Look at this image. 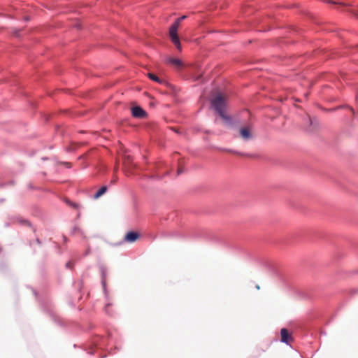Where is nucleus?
<instances>
[{"label":"nucleus","instance_id":"nucleus-1","mask_svg":"<svg viewBox=\"0 0 358 358\" xmlns=\"http://www.w3.org/2000/svg\"><path fill=\"white\" fill-rule=\"evenodd\" d=\"M210 104L226 123H231V117L227 115L224 112V109L227 106V97L224 95L220 92H217L210 99Z\"/></svg>","mask_w":358,"mask_h":358},{"label":"nucleus","instance_id":"nucleus-2","mask_svg":"<svg viewBox=\"0 0 358 358\" xmlns=\"http://www.w3.org/2000/svg\"><path fill=\"white\" fill-rule=\"evenodd\" d=\"M186 15H182L180 17L178 18L176 22L170 27L169 29V36L172 41V42L174 43V45L176 46V48L180 50L181 49V45L180 43L179 37L178 36V29L180 26V22L185 19H186Z\"/></svg>","mask_w":358,"mask_h":358},{"label":"nucleus","instance_id":"nucleus-3","mask_svg":"<svg viewBox=\"0 0 358 358\" xmlns=\"http://www.w3.org/2000/svg\"><path fill=\"white\" fill-rule=\"evenodd\" d=\"M252 132V127L250 125L242 127L239 129L240 136L245 141H248L253 138Z\"/></svg>","mask_w":358,"mask_h":358},{"label":"nucleus","instance_id":"nucleus-4","mask_svg":"<svg viewBox=\"0 0 358 358\" xmlns=\"http://www.w3.org/2000/svg\"><path fill=\"white\" fill-rule=\"evenodd\" d=\"M132 116L136 118H144L146 117V112L140 106L131 108Z\"/></svg>","mask_w":358,"mask_h":358},{"label":"nucleus","instance_id":"nucleus-5","mask_svg":"<svg viewBox=\"0 0 358 358\" xmlns=\"http://www.w3.org/2000/svg\"><path fill=\"white\" fill-rule=\"evenodd\" d=\"M280 337L281 341L287 344H289L292 341L291 334L288 332L287 329L285 328L282 329L280 331Z\"/></svg>","mask_w":358,"mask_h":358},{"label":"nucleus","instance_id":"nucleus-6","mask_svg":"<svg viewBox=\"0 0 358 358\" xmlns=\"http://www.w3.org/2000/svg\"><path fill=\"white\" fill-rule=\"evenodd\" d=\"M167 62H169V64H172L173 66H174L178 69H180L182 68L183 66H184L182 62L180 59H177V58L170 57V58H169L167 59Z\"/></svg>","mask_w":358,"mask_h":358},{"label":"nucleus","instance_id":"nucleus-7","mask_svg":"<svg viewBox=\"0 0 358 358\" xmlns=\"http://www.w3.org/2000/svg\"><path fill=\"white\" fill-rule=\"evenodd\" d=\"M138 238V234L136 232L130 231L127 233L124 237V240L127 242H134Z\"/></svg>","mask_w":358,"mask_h":358},{"label":"nucleus","instance_id":"nucleus-8","mask_svg":"<svg viewBox=\"0 0 358 358\" xmlns=\"http://www.w3.org/2000/svg\"><path fill=\"white\" fill-rule=\"evenodd\" d=\"M131 158L129 156H127L124 159V169L127 173L131 172V169L133 167Z\"/></svg>","mask_w":358,"mask_h":358},{"label":"nucleus","instance_id":"nucleus-9","mask_svg":"<svg viewBox=\"0 0 358 358\" xmlns=\"http://www.w3.org/2000/svg\"><path fill=\"white\" fill-rule=\"evenodd\" d=\"M107 191V187L103 186L101 187L98 192L94 195V199H97L100 196H101L103 194H104Z\"/></svg>","mask_w":358,"mask_h":358},{"label":"nucleus","instance_id":"nucleus-10","mask_svg":"<svg viewBox=\"0 0 358 358\" xmlns=\"http://www.w3.org/2000/svg\"><path fill=\"white\" fill-rule=\"evenodd\" d=\"M148 75V77L151 80H154L155 82H157L159 83H161L162 82V80H160L156 75H155L153 73H149Z\"/></svg>","mask_w":358,"mask_h":358},{"label":"nucleus","instance_id":"nucleus-11","mask_svg":"<svg viewBox=\"0 0 358 358\" xmlns=\"http://www.w3.org/2000/svg\"><path fill=\"white\" fill-rule=\"evenodd\" d=\"M72 266H73V265H72V263H71V262H67V263H66V266L67 268H71V267H72Z\"/></svg>","mask_w":358,"mask_h":358},{"label":"nucleus","instance_id":"nucleus-12","mask_svg":"<svg viewBox=\"0 0 358 358\" xmlns=\"http://www.w3.org/2000/svg\"><path fill=\"white\" fill-rule=\"evenodd\" d=\"M64 164L69 168L71 167V163L69 162H65Z\"/></svg>","mask_w":358,"mask_h":358},{"label":"nucleus","instance_id":"nucleus-13","mask_svg":"<svg viewBox=\"0 0 358 358\" xmlns=\"http://www.w3.org/2000/svg\"><path fill=\"white\" fill-rule=\"evenodd\" d=\"M328 2H329V3H334V4H337V3H337V2H336V1H329Z\"/></svg>","mask_w":358,"mask_h":358},{"label":"nucleus","instance_id":"nucleus-14","mask_svg":"<svg viewBox=\"0 0 358 358\" xmlns=\"http://www.w3.org/2000/svg\"><path fill=\"white\" fill-rule=\"evenodd\" d=\"M181 172H182V169H179L178 171V174H180Z\"/></svg>","mask_w":358,"mask_h":358},{"label":"nucleus","instance_id":"nucleus-15","mask_svg":"<svg viewBox=\"0 0 358 358\" xmlns=\"http://www.w3.org/2000/svg\"><path fill=\"white\" fill-rule=\"evenodd\" d=\"M256 288H257V289H260V287H259V285H257V286H256Z\"/></svg>","mask_w":358,"mask_h":358},{"label":"nucleus","instance_id":"nucleus-16","mask_svg":"<svg viewBox=\"0 0 358 358\" xmlns=\"http://www.w3.org/2000/svg\"><path fill=\"white\" fill-rule=\"evenodd\" d=\"M73 206L74 208H76V204H73Z\"/></svg>","mask_w":358,"mask_h":358},{"label":"nucleus","instance_id":"nucleus-17","mask_svg":"<svg viewBox=\"0 0 358 358\" xmlns=\"http://www.w3.org/2000/svg\"><path fill=\"white\" fill-rule=\"evenodd\" d=\"M357 17H358V15H357Z\"/></svg>","mask_w":358,"mask_h":358}]
</instances>
